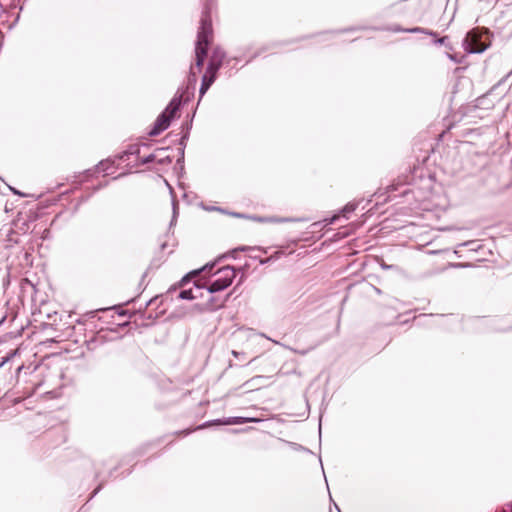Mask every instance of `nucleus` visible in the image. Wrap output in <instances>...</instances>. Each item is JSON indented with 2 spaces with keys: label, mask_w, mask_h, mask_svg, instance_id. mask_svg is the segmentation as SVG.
<instances>
[{
  "label": "nucleus",
  "mask_w": 512,
  "mask_h": 512,
  "mask_svg": "<svg viewBox=\"0 0 512 512\" xmlns=\"http://www.w3.org/2000/svg\"><path fill=\"white\" fill-rule=\"evenodd\" d=\"M180 104V98H173L171 100L163 113L156 119L154 127L150 131L151 136L160 134L170 126L171 121L176 117L177 112L179 111Z\"/></svg>",
  "instance_id": "obj_4"
},
{
  "label": "nucleus",
  "mask_w": 512,
  "mask_h": 512,
  "mask_svg": "<svg viewBox=\"0 0 512 512\" xmlns=\"http://www.w3.org/2000/svg\"><path fill=\"white\" fill-rule=\"evenodd\" d=\"M198 273H199V271H194V272H192V275L196 276Z\"/></svg>",
  "instance_id": "obj_11"
},
{
  "label": "nucleus",
  "mask_w": 512,
  "mask_h": 512,
  "mask_svg": "<svg viewBox=\"0 0 512 512\" xmlns=\"http://www.w3.org/2000/svg\"><path fill=\"white\" fill-rule=\"evenodd\" d=\"M226 59V53L220 47H214L211 50V54L209 56L208 66L206 71L202 77V83L200 87V98L207 92L210 86L214 83L217 72L221 68L224 60Z\"/></svg>",
  "instance_id": "obj_2"
},
{
  "label": "nucleus",
  "mask_w": 512,
  "mask_h": 512,
  "mask_svg": "<svg viewBox=\"0 0 512 512\" xmlns=\"http://www.w3.org/2000/svg\"><path fill=\"white\" fill-rule=\"evenodd\" d=\"M179 297L181 299H188V300L195 298L191 289L181 291L179 294Z\"/></svg>",
  "instance_id": "obj_6"
},
{
  "label": "nucleus",
  "mask_w": 512,
  "mask_h": 512,
  "mask_svg": "<svg viewBox=\"0 0 512 512\" xmlns=\"http://www.w3.org/2000/svg\"><path fill=\"white\" fill-rule=\"evenodd\" d=\"M354 210V206L353 205H346L343 210H342V214L343 216H346L347 213H350Z\"/></svg>",
  "instance_id": "obj_7"
},
{
  "label": "nucleus",
  "mask_w": 512,
  "mask_h": 512,
  "mask_svg": "<svg viewBox=\"0 0 512 512\" xmlns=\"http://www.w3.org/2000/svg\"><path fill=\"white\" fill-rule=\"evenodd\" d=\"M338 217H339L338 215L333 216L330 220V223H333Z\"/></svg>",
  "instance_id": "obj_9"
},
{
  "label": "nucleus",
  "mask_w": 512,
  "mask_h": 512,
  "mask_svg": "<svg viewBox=\"0 0 512 512\" xmlns=\"http://www.w3.org/2000/svg\"><path fill=\"white\" fill-rule=\"evenodd\" d=\"M490 44L488 30L477 27L467 33L464 40V49L468 53H482Z\"/></svg>",
  "instance_id": "obj_3"
},
{
  "label": "nucleus",
  "mask_w": 512,
  "mask_h": 512,
  "mask_svg": "<svg viewBox=\"0 0 512 512\" xmlns=\"http://www.w3.org/2000/svg\"><path fill=\"white\" fill-rule=\"evenodd\" d=\"M213 39L212 21L209 14H205L201 19V26L198 31L197 41L195 46V63L190 69V82H196L197 72L201 71L204 61L207 57L208 47Z\"/></svg>",
  "instance_id": "obj_1"
},
{
  "label": "nucleus",
  "mask_w": 512,
  "mask_h": 512,
  "mask_svg": "<svg viewBox=\"0 0 512 512\" xmlns=\"http://www.w3.org/2000/svg\"><path fill=\"white\" fill-rule=\"evenodd\" d=\"M445 39H446V37H443V38L439 39V42L444 43Z\"/></svg>",
  "instance_id": "obj_10"
},
{
  "label": "nucleus",
  "mask_w": 512,
  "mask_h": 512,
  "mask_svg": "<svg viewBox=\"0 0 512 512\" xmlns=\"http://www.w3.org/2000/svg\"><path fill=\"white\" fill-rule=\"evenodd\" d=\"M188 433H189V431H187V432L186 431H182V434H184V435H186Z\"/></svg>",
  "instance_id": "obj_12"
},
{
  "label": "nucleus",
  "mask_w": 512,
  "mask_h": 512,
  "mask_svg": "<svg viewBox=\"0 0 512 512\" xmlns=\"http://www.w3.org/2000/svg\"><path fill=\"white\" fill-rule=\"evenodd\" d=\"M217 274L219 277L209 286V291L211 293L226 289L232 284L234 278L236 277L235 269L229 266L220 269Z\"/></svg>",
  "instance_id": "obj_5"
},
{
  "label": "nucleus",
  "mask_w": 512,
  "mask_h": 512,
  "mask_svg": "<svg viewBox=\"0 0 512 512\" xmlns=\"http://www.w3.org/2000/svg\"><path fill=\"white\" fill-rule=\"evenodd\" d=\"M449 57L451 60H453L455 62H459L454 55H449Z\"/></svg>",
  "instance_id": "obj_8"
}]
</instances>
